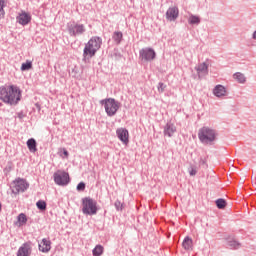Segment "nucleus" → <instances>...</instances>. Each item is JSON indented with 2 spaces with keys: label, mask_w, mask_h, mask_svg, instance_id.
Listing matches in <instances>:
<instances>
[{
  "label": "nucleus",
  "mask_w": 256,
  "mask_h": 256,
  "mask_svg": "<svg viewBox=\"0 0 256 256\" xmlns=\"http://www.w3.org/2000/svg\"><path fill=\"white\" fill-rule=\"evenodd\" d=\"M5 17V0H0V19Z\"/></svg>",
  "instance_id": "obj_29"
},
{
  "label": "nucleus",
  "mask_w": 256,
  "mask_h": 256,
  "mask_svg": "<svg viewBox=\"0 0 256 256\" xmlns=\"http://www.w3.org/2000/svg\"><path fill=\"white\" fill-rule=\"evenodd\" d=\"M182 247L185 249V251H191V249H193V239L186 236L182 242Z\"/></svg>",
  "instance_id": "obj_18"
},
{
  "label": "nucleus",
  "mask_w": 256,
  "mask_h": 256,
  "mask_svg": "<svg viewBox=\"0 0 256 256\" xmlns=\"http://www.w3.org/2000/svg\"><path fill=\"white\" fill-rule=\"evenodd\" d=\"M216 203V207L218 209H225L227 207V200L223 199V198H219L215 201Z\"/></svg>",
  "instance_id": "obj_24"
},
{
  "label": "nucleus",
  "mask_w": 256,
  "mask_h": 256,
  "mask_svg": "<svg viewBox=\"0 0 256 256\" xmlns=\"http://www.w3.org/2000/svg\"><path fill=\"white\" fill-rule=\"evenodd\" d=\"M252 38L256 41V30H255L254 33L252 34Z\"/></svg>",
  "instance_id": "obj_35"
},
{
  "label": "nucleus",
  "mask_w": 256,
  "mask_h": 256,
  "mask_svg": "<svg viewBox=\"0 0 256 256\" xmlns=\"http://www.w3.org/2000/svg\"><path fill=\"white\" fill-rule=\"evenodd\" d=\"M20 69L21 71H30V69H33V62L31 60H27L25 63H22Z\"/></svg>",
  "instance_id": "obj_23"
},
{
  "label": "nucleus",
  "mask_w": 256,
  "mask_h": 256,
  "mask_svg": "<svg viewBox=\"0 0 256 256\" xmlns=\"http://www.w3.org/2000/svg\"><path fill=\"white\" fill-rule=\"evenodd\" d=\"M112 39L116 45H121V41H123V32L115 31L112 35Z\"/></svg>",
  "instance_id": "obj_20"
},
{
  "label": "nucleus",
  "mask_w": 256,
  "mask_h": 256,
  "mask_svg": "<svg viewBox=\"0 0 256 256\" xmlns=\"http://www.w3.org/2000/svg\"><path fill=\"white\" fill-rule=\"evenodd\" d=\"M16 20L17 23H19V25H23V27H25V25H29V23H31V15H29L26 12H23L16 17Z\"/></svg>",
  "instance_id": "obj_14"
},
{
  "label": "nucleus",
  "mask_w": 256,
  "mask_h": 256,
  "mask_svg": "<svg viewBox=\"0 0 256 256\" xmlns=\"http://www.w3.org/2000/svg\"><path fill=\"white\" fill-rule=\"evenodd\" d=\"M19 119H23V114H18Z\"/></svg>",
  "instance_id": "obj_37"
},
{
  "label": "nucleus",
  "mask_w": 256,
  "mask_h": 256,
  "mask_svg": "<svg viewBox=\"0 0 256 256\" xmlns=\"http://www.w3.org/2000/svg\"><path fill=\"white\" fill-rule=\"evenodd\" d=\"M14 189L17 193H25L29 189V182L25 178H17L13 181Z\"/></svg>",
  "instance_id": "obj_9"
},
{
  "label": "nucleus",
  "mask_w": 256,
  "mask_h": 256,
  "mask_svg": "<svg viewBox=\"0 0 256 256\" xmlns=\"http://www.w3.org/2000/svg\"><path fill=\"white\" fill-rule=\"evenodd\" d=\"M118 139L124 144L127 145L129 143V130L126 128H119L116 131Z\"/></svg>",
  "instance_id": "obj_11"
},
{
  "label": "nucleus",
  "mask_w": 256,
  "mask_h": 256,
  "mask_svg": "<svg viewBox=\"0 0 256 256\" xmlns=\"http://www.w3.org/2000/svg\"><path fill=\"white\" fill-rule=\"evenodd\" d=\"M166 87L167 86L163 82L158 83V92L163 93V91H165Z\"/></svg>",
  "instance_id": "obj_31"
},
{
  "label": "nucleus",
  "mask_w": 256,
  "mask_h": 256,
  "mask_svg": "<svg viewBox=\"0 0 256 256\" xmlns=\"http://www.w3.org/2000/svg\"><path fill=\"white\" fill-rule=\"evenodd\" d=\"M39 251H41L42 253H49L51 251V240L43 238L41 243L39 244Z\"/></svg>",
  "instance_id": "obj_17"
},
{
  "label": "nucleus",
  "mask_w": 256,
  "mask_h": 256,
  "mask_svg": "<svg viewBox=\"0 0 256 256\" xmlns=\"http://www.w3.org/2000/svg\"><path fill=\"white\" fill-rule=\"evenodd\" d=\"M31 255V243L26 242L18 249L17 256H29Z\"/></svg>",
  "instance_id": "obj_16"
},
{
  "label": "nucleus",
  "mask_w": 256,
  "mask_h": 256,
  "mask_svg": "<svg viewBox=\"0 0 256 256\" xmlns=\"http://www.w3.org/2000/svg\"><path fill=\"white\" fill-rule=\"evenodd\" d=\"M195 71L197 72L199 79H201L202 77L209 75V64L207 62H202L195 66Z\"/></svg>",
  "instance_id": "obj_10"
},
{
  "label": "nucleus",
  "mask_w": 256,
  "mask_h": 256,
  "mask_svg": "<svg viewBox=\"0 0 256 256\" xmlns=\"http://www.w3.org/2000/svg\"><path fill=\"white\" fill-rule=\"evenodd\" d=\"M157 57V52L151 47H145L139 50V59L142 63H150Z\"/></svg>",
  "instance_id": "obj_7"
},
{
  "label": "nucleus",
  "mask_w": 256,
  "mask_h": 256,
  "mask_svg": "<svg viewBox=\"0 0 256 256\" xmlns=\"http://www.w3.org/2000/svg\"><path fill=\"white\" fill-rule=\"evenodd\" d=\"M189 175H191L192 177L197 175V169L192 167L191 170L189 171Z\"/></svg>",
  "instance_id": "obj_33"
},
{
  "label": "nucleus",
  "mask_w": 256,
  "mask_h": 256,
  "mask_svg": "<svg viewBox=\"0 0 256 256\" xmlns=\"http://www.w3.org/2000/svg\"><path fill=\"white\" fill-rule=\"evenodd\" d=\"M26 145L31 153H35L37 151V141L34 138L28 139Z\"/></svg>",
  "instance_id": "obj_19"
},
{
  "label": "nucleus",
  "mask_w": 256,
  "mask_h": 256,
  "mask_svg": "<svg viewBox=\"0 0 256 256\" xmlns=\"http://www.w3.org/2000/svg\"><path fill=\"white\" fill-rule=\"evenodd\" d=\"M179 17V8L171 7L166 11V19L168 21H175Z\"/></svg>",
  "instance_id": "obj_15"
},
{
  "label": "nucleus",
  "mask_w": 256,
  "mask_h": 256,
  "mask_svg": "<svg viewBox=\"0 0 256 256\" xmlns=\"http://www.w3.org/2000/svg\"><path fill=\"white\" fill-rule=\"evenodd\" d=\"M234 79H236V81H238V83H245L247 81V78L245 77V74L241 73V72H236L233 75Z\"/></svg>",
  "instance_id": "obj_22"
},
{
  "label": "nucleus",
  "mask_w": 256,
  "mask_h": 256,
  "mask_svg": "<svg viewBox=\"0 0 256 256\" xmlns=\"http://www.w3.org/2000/svg\"><path fill=\"white\" fill-rule=\"evenodd\" d=\"M69 181V173L61 170H58L56 173H54V182L56 183V185H69Z\"/></svg>",
  "instance_id": "obj_8"
},
{
  "label": "nucleus",
  "mask_w": 256,
  "mask_h": 256,
  "mask_svg": "<svg viewBox=\"0 0 256 256\" xmlns=\"http://www.w3.org/2000/svg\"><path fill=\"white\" fill-rule=\"evenodd\" d=\"M63 155L65 157H69V151H67V149H63Z\"/></svg>",
  "instance_id": "obj_34"
},
{
  "label": "nucleus",
  "mask_w": 256,
  "mask_h": 256,
  "mask_svg": "<svg viewBox=\"0 0 256 256\" xmlns=\"http://www.w3.org/2000/svg\"><path fill=\"white\" fill-rule=\"evenodd\" d=\"M36 207H37V209H39V211H45L47 209V202H45L43 200H39L36 203Z\"/></svg>",
  "instance_id": "obj_26"
},
{
  "label": "nucleus",
  "mask_w": 256,
  "mask_h": 256,
  "mask_svg": "<svg viewBox=\"0 0 256 256\" xmlns=\"http://www.w3.org/2000/svg\"><path fill=\"white\" fill-rule=\"evenodd\" d=\"M85 182H80L78 185H77V191L81 192V191H85Z\"/></svg>",
  "instance_id": "obj_32"
},
{
  "label": "nucleus",
  "mask_w": 256,
  "mask_h": 256,
  "mask_svg": "<svg viewBox=\"0 0 256 256\" xmlns=\"http://www.w3.org/2000/svg\"><path fill=\"white\" fill-rule=\"evenodd\" d=\"M189 25H199L201 23V18L199 16L191 14L188 18Z\"/></svg>",
  "instance_id": "obj_21"
},
{
  "label": "nucleus",
  "mask_w": 256,
  "mask_h": 256,
  "mask_svg": "<svg viewBox=\"0 0 256 256\" xmlns=\"http://www.w3.org/2000/svg\"><path fill=\"white\" fill-rule=\"evenodd\" d=\"M205 163H206L205 160L203 159L200 160V165H205Z\"/></svg>",
  "instance_id": "obj_36"
},
{
  "label": "nucleus",
  "mask_w": 256,
  "mask_h": 256,
  "mask_svg": "<svg viewBox=\"0 0 256 256\" xmlns=\"http://www.w3.org/2000/svg\"><path fill=\"white\" fill-rule=\"evenodd\" d=\"M92 253H93L94 256H101V255H103V246L97 245L93 249Z\"/></svg>",
  "instance_id": "obj_27"
},
{
  "label": "nucleus",
  "mask_w": 256,
  "mask_h": 256,
  "mask_svg": "<svg viewBox=\"0 0 256 256\" xmlns=\"http://www.w3.org/2000/svg\"><path fill=\"white\" fill-rule=\"evenodd\" d=\"M66 27L70 37H81V35H85V32L87 31L84 24L75 20L68 22Z\"/></svg>",
  "instance_id": "obj_6"
},
{
  "label": "nucleus",
  "mask_w": 256,
  "mask_h": 256,
  "mask_svg": "<svg viewBox=\"0 0 256 256\" xmlns=\"http://www.w3.org/2000/svg\"><path fill=\"white\" fill-rule=\"evenodd\" d=\"M116 211H123V202L121 200H116L115 203Z\"/></svg>",
  "instance_id": "obj_30"
},
{
  "label": "nucleus",
  "mask_w": 256,
  "mask_h": 256,
  "mask_svg": "<svg viewBox=\"0 0 256 256\" xmlns=\"http://www.w3.org/2000/svg\"><path fill=\"white\" fill-rule=\"evenodd\" d=\"M1 209H2V205H1V203H0V211H1Z\"/></svg>",
  "instance_id": "obj_38"
},
{
  "label": "nucleus",
  "mask_w": 256,
  "mask_h": 256,
  "mask_svg": "<svg viewBox=\"0 0 256 256\" xmlns=\"http://www.w3.org/2000/svg\"><path fill=\"white\" fill-rule=\"evenodd\" d=\"M82 213L83 215H97V202L91 197L82 198Z\"/></svg>",
  "instance_id": "obj_5"
},
{
  "label": "nucleus",
  "mask_w": 256,
  "mask_h": 256,
  "mask_svg": "<svg viewBox=\"0 0 256 256\" xmlns=\"http://www.w3.org/2000/svg\"><path fill=\"white\" fill-rule=\"evenodd\" d=\"M105 109V112L108 117H115L119 109H121V102L115 100V98H106L100 101Z\"/></svg>",
  "instance_id": "obj_4"
},
{
  "label": "nucleus",
  "mask_w": 256,
  "mask_h": 256,
  "mask_svg": "<svg viewBox=\"0 0 256 256\" xmlns=\"http://www.w3.org/2000/svg\"><path fill=\"white\" fill-rule=\"evenodd\" d=\"M101 45H103V39L101 37L94 36L90 38L83 50V61L87 62L89 59H93L101 49Z\"/></svg>",
  "instance_id": "obj_2"
},
{
  "label": "nucleus",
  "mask_w": 256,
  "mask_h": 256,
  "mask_svg": "<svg viewBox=\"0 0 256 256\" xmlns=\"http://www.w3.org/2000/svg\"><path fill=\"white\" fill-rule=\"evenodd\" d=\"M228 247L230 249H239L241 247V243H239L237 240H228L227 242Z\"/></svg>",
  "instance_id": "obj_25"
},
{
  "label": "nucleus",
  "mask_w": 256,
  "mask_h": 256,
  "mask_svg": "<svg viewBox=\"0 0 256 256\" xmlns=\"http://www.w3.org/2000/svg\"><path fill=\"white\" fill-rule=\"evenodd\" d=\"M198 139L202 145H214L217 132L212 127L203 126L198 130Z\"/></svg>",
  "instance_id": "obj_3"
},
{
  "label": "nucleus",
  "mask_w": 256,
  "mask_h": 256,
  "mask_svg": "<svg viewBox=\"0 0 256 256\" xmlns=\"http://www.w3.org/2000/svg\"><path fill=\"white\" fill-rule=\"evenodd\" d=\"M163 133H164L165 137H173V135H175V133H177V127L175 126V124L168 122L164 126Z\"/></svg>",
  "instance_id": "obj_13"
},
{
  "label": "nucleus",
  "mask_w": 256,
  "mask_h": 256,
  "mask_svg": "<svg viewBox=\"0 0 256 256\" xmlns=\"http://www.w3.org/2000/svg\"><path fill=\"white\" fill-rule=\"evenodd\" d=\"M0 99L6 105H19V101H21V89L17 85L1 86Z\"/></svg>",
  "instance_id": "obj_1"
},
{
  "label": "nucleus",
  "mask_w": 256,
  "mask_h": 256,
  "mask_svg": "<svg viewBox=\"0 0 256 256\" xmlns=\"http://www.w3.org/2000/svg\"><path fill=\"white\" fill-rule=\"evenodd\" d=\"M18 223H20V225L27 223V216L24 213L18 215Z\"/></svg>",
  "instance_id": "obj_28"
},
{
  "label": "nucleus",
  "mask_w": 256,
  "mask_h": 256,
  "mask_svg": "<svg viewBox=\"0 0 256 256\" xmlns=\"http://www.w3.org/2000/svg\"><path fill=\"white\" fill-rule=\"evenodd\" d=\"M213 93L215 97H218V99L227 97V88L221 84H218L214 87Z\"/></svg>",
  "instance_id": "obj_12"
}]
</instances>
